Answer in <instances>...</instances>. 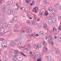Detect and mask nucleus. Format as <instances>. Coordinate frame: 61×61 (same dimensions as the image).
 Listing matches in <instances>:
<instances>
[{
  "label": "nucleus",
  "instance_id": "obj_43",
  "mask_svg": "<svg viewBox=\"0 0 61 61\" xmlns=\"http://www.w3.org/2000/svg\"><path fill=\"white\" fill-rule=\"evenodd\" d=\"M5 40V39H4V38H2L1 39V41H4Z\"/></svg>",
  "mask_w": 61,
  "mask_h": 61
},
{
  "label": "nucleus",
  "instance_id": "obj_2",
  "mask_svg": "<svg viewBox=\"0 0 61 61\" xmlns=\"http://www.w3.org/2000/svg\"><path fill=\"white\" fill-rule=\"evenodd\" d=\"M49 38L50 40H48L47 41V42L48 44H49L50 43H51V42H52V39H53V38L50 35L49 36Z\"/></svg>",
  "mask_w": 61,
  "mask_h": 61
},
{
  "label": "nucleus",
  "instance_id": "obj_52",
  "mask_svg": "<svg viewBox=\"0 0 61 61\" xmlns=\"http://www.w3.org/2000/svg\"><path fill=\"white\" fill-rule=\"evenodd\" d=\"M29 22H30V21L29 20H28L27 21V23H29Z\"/></svg>",
  "mask_w": 61,
  "mask_h": 61
},
{
  "label": "nucleus",
  "instance_id": "obj_20",
  "mask_svg": "<svg viewBox=\"0 0 61 61\" xmlns=\"http://www.w3.org/2000/svg\"><path fill=\"white\" fill-rule=\"evenodd\" d=\"M43 50L45 52H46V51H48V50L47 49V48H44L43 49Z\"/></svg>",
  "mask_w": 61,
  "mask_h": 61
},
{
  "label": "nucleus",
  "instance_id": "obj_26",
  "mask_svg": "<svg viewBox=\"0 0 61 61\" xmlns=\"http://www.w3.org/2000/svg\"><path fill=\"white\" fill-rule=\"evenodd\" d=\"M52 22L53 23H56V19L55 18H54L52 20Z\"/></svg>",
  "mask_w": 61,
  "mask_h": 61
},
{
  "label": "nucleus",
  "instance_id": "obj_27",
  "mask_svg": "<svg viewBox=\"0 0 61 61\" xmlns=\"http://www.w3.org/2000/svg\"><path fill=\"white\" fill-rule=\"evenodd\" d=\"M3 26L4 27H6V26H7V24L5 23L3 24Z\"/></svg>",
  "mask_w": 61,
  "mask_h": 61
},
{
  "label": "nucleus",
  "instance_id": "obj_1",
  "mask_svg": "<svg viewBox=\"0 0 61 61\" xmlns=\"http://www.w3.org/2000/svg\"><path fill=\"white\" fill-rule=\"evenodd\" d=\"M3 10H1L2 14L3 15H5L6 14L5 11L6 9V6H3Z\"/></svg>",
  "mask_w": 61,
  "mask_h": 61
},
{
  "label": "nucleus",
  "instance_id": "obj_29",
  "mask_svg": "<svg viewBox=\"0 0 61 61\" xmlns=\"http://www.w3.org/2000/svg\"><path fill=\"white\" fill-rule=\"evenodd\" d=\"M17 16H15L12 19V20H14V21H15V17H17Z\"/></svg>",
  "mask_w": 61,
  "mask_h": 61
},
{
  "label": "nucleus",
  "instance_id": "obj_25",
  "mask_svg": "<svg viewBox=\"0 0 61 61\" xmlns=\"http://www.w3.org/2000/svg\"><path fill=\"white\" fill-rule=\"evenodd\" d=\"M44 10H45L44 9H42L41 10V12L42 14V13H44Z\"/></svg>",
  "mask_w": 61,
  "mask_h": 61
},
{
  "label": "nucleus",
  "instance_id": "obj_49",
  "mask_svg": "<svg viewBox=\"0 0 61 61\" xmlns=\"http://www.w3.org/2000/svg\"><path fill=\"white\" fill-rule=\"evenodd\" d=\"M55 6H56V7H58V5H55Z\"/></svg>",
  "mask_w": 61,
  "mask_h": 61
},
{
  "label": "nucleus",
  "instance_id": "obj_47",
  "mask_svg": "<svg viewBox=\"0 0 61 61\" xmlns=\"http://www.w3.org/2000/svg\"><path fill=\"white\" fill-rule=\"evenodd\" d=\"M46 40L47 39V36H46Z\"/></svg>",
  "mask_w": 61,
  "mask_h": 61
},
{
  "label": "nucleus",
  "instance_id": "obj_13",
  "mask_svg": "<svg viewBox=\"0 0 61 61\" xmlns=\"http://www.w3.org/2000/svg\"><path fill=\"white\" fill-rule=\"evenodd\" d=\"M5 19L4 18H1V19H0V20L1 21V22L2 23H4L5 22Z\"/></svg>",
  "mask_w": 61,
  "mask_h": 61
},
{
  "label": "nucleus",
  "instance_id": "obj_12",
  "mask_svg": "<svg viewBox=\"0 0 61 61\" xmlns=\"http://www.w3.org/2000/svg\"><path fill=\"white\" fill-rule=\"evenodd\" d=\"M27 30V31L29 33H31V31H32V30L30 29L27 28L26 29Z\"/></svg>",
  "mask_w": 61,
  "mask_h": 61
},
{
  "label": "nucleus",
  "instance_id": "obj_14",
  "mask_svg": "<svg viewBox=\"0 0 61 61\" xmlns=\"http://www.w3.org/2000/svg\"><path fill=\"white\" fill-rule=\"evenodd\" d=\"M48 23L49 24H52V21L51 19H50L49 20H48Z\"/></svg>",
  "mask_w": 61,
  "mask_h": 61
},
{
  "label": "nucleus",
  "instance_id": "obj_42",
  "mask_svg": "<svg viewBox=\"0 0 61 61\" xmlns=\"http://www.w3.org/2000/svg\"><path fill=\"white\" fill-rule=\"evenodd\" d=\"M12 5L13 6H15V3H14L13 4H12Z\"/></svg>",
  "mask_w": 61,
  "mask_h": 61
},
{
  "label": "nucleus",
  "instance_id": "obj_50",
  "mask_svg": "<svg viewBox=\"0 0 61 61\" xmlns=\"http://www.w3.org/2000/svg\"><path fill=\"white\" fill-rule=\"evenodd\" d=\"M55 39H57V36H55Z\"/></svg>",
  "mask_w": 61,
  "mask_h": 61
},
{
  "label": "nucleus",
  "instance_id": "obj_46",
  "mask_svg": "<svg viewBox=\"0 0 61 61\" xmlns=\"http://www.w3.org/2000/svg\"><path fill=\"white\" fill-rule=\"evenodd\" d=\"M39 55H38V54H37V57H39Z\"/></svg>",
  "mask_w": 61,
  "mask_h": 61
},
{
  "label": "nucleus",
  "instance_id": "obj_56",
  "mask_svg": "<svg viewBox=\"0 0 61 61\" xmlns=\"http://www.w3.org/2000/svg\"><path fill=\"white\" fill-rule=\"evenodd\" d=\"M0 3H1V4H2V1H0Z\"/></svg>",
  "mask_w": 61,
  "mask_h": 61
},
{
  "label": "nucleus",
  "instance_id": "obj_44",
  "mask_svg": "<svg viewBox=\"0 0 61 61\" xmlns=\"http://www.w3.org/2000/svg\"><path fill=\"white\" fill-rule=\"evenodd\" d=\"M52 32H53V31H52V30H51L50 31V32L51 33H52Z\"/></svg>",
  "mask_w": 61,
  "mask_h": 61
},
{
  "label": "nucleus",
  "instance_id": "obj_59",
  "mask_svg": "<svg viewBox=\"0 0 61 61\" xmlns=\"http://www.w3.org/2000/svg\"><path fill=\"white\" fill-rule=\"evenodd\" d=\"M1 54V50L0 49V54Z\"/></svg>",
  "mask_w": 61,
  "mask_h": 61
},
{
  "label": "nucleus",
  "instance_id": "obj_19",
  "mask_svg": "<svg viewBox=\"0 0 61 61\" xmlns=\"http://www.w3.org/2000/svg\"><path fill=\"white\" fill-rule=\"evenodd\" d=\"M35 27L36 28H38L39 27V25L37 24H35L34 25Z\"/></svg>",
  "mask_w": 61,
  "mask_h": 61
},
{
  "label": "nucleus",
  "instance_id": "obj_23",
  "mask_svg": "<svg viewBox=\"0 0 61 61\" xmlns=\"http://www.w3.org/2000/svg\"><path fill=\"white\" fill-rule=\"evenodd\" d=\"M49 14L48 13V12H46L44 13V15H46L47 16V15Z\"/></svg>",
  "mask_w": 61,
  "mask_h": 61
},
{
  "label": "nucleus",
  "instance_id": "obj_21",
  "mask_svg": "<svg viewBox=\"0 0 61 61\" xmlns=\"http://www.w3.org/2000/svg\"><path fill=\"white\" fill-rule=\"evenodd\" d=\"M53 10V8L52 7H51V8H50V7H49V9H48V10L49 11L51 12Z\"/></svg>",
  "mask_w": 61,
  "mask_h": 61
},
{
  "label": "nucleus",
  "instance_id": "obj_34",
  "mask_svg": "<svg viewBox=\"0 0 61 61\" xmlns=\"http://www.w3.org/2000/svg\"><path fill=\"white\" fill-rule=\"evenodd\" d=\"M41 61V58H39L37 60V61Z\"/></svg>",
  "mask_w": 61,
  "mask_h": 61
},
{
  "label": "nucleus",
  "instance_id": "obj_58",
  "mask_svg": "<svg viewBox=\"0 0 61 61\" xmlns=\"http://www.w3.org/2000/svg\"><path fill=\"white\" fill-rule=\"evenodd\" d=\"M30 54H32V52H30Z\"/></svg>",
  "mask_w": 61,
  "mask_h": 61
},
{
  "label": "nucleus",
  "instance_id": "obj_22",
  "mask_svg": "<svg viewBox=\"0 0 61 61\" xmlns=\"http://www.w3.org/2000/svg\"><path fill=\"white\" fill-rule=\"evenodd\" d=\"M3 32H4V29H0V34H2Z\"/></svg>",
  "mask_w": 61,
  "mask_h": 61
},
{
  "label": "nucleus",
  "instance_id": "obj_60",
  "mask_svg": "<svg viewBox=\"0 0 61 61\" xmlns=\"http://www.w3.org/2000/svg\"><path fill=\"white\" fill-rule=\"evenodd\" d=\"M27 24L28 25H30V22H29L28 23H27Z\"/></svg>",
  "mask_w": 61,
  "mask_h": 61
},
{
  "label": "nucleus",
  "instance_id": "obj_6",
  "mask_svg": "<svg viewBox=\"0 0 61 61\" xmlns=\"http://www.w3.org/2000/svg\"><path fill=\"white\" fill-rule=\"evenodd\" d=\"M50 17L52 18H53L56 17V16L54 14H52L50 15Z\"/></svg>",
  "mask_w": 61,
  "mask_h": 61
},
{
  "label": "nucleus",
  "instance_id": "obj_7",
  "mask_svg": "<svg viewBox=\"0 0 61 61\" xmlns=\"http://www.w3.org/2000/svg\"><path fill=\"white\" fill-rule=\"evenodd\" d=\"M36 45H38V46H36L37 47H38V46L39 47H41V46H42V44L41 43H40L38 44H36Z\"/></svg>",
  "mask_w": 61,
  "mask_h": 61
},
{
  "label": "nucleus",
  "instance_id": "obj_11",
  "mask_svg": "<svg viewBox=\"0 0 61 61\" xmlns=\"http://www.w3.org/2000/svg\"><path fill=\"white\" fill-rule=\"evenodd\" d=\"M43 46H47V44L46 43V42L45 41H44L43 42Z\"/></svg>",
  "mask_w": 61,
  "mask_h": 61
},
{
  "label": "nucleus",
  "instance_id": "obj_9",
  "mask_svg": "<svg viewBox=\"0 0 61 61\" xmlns=\"http://www.w3.org/2000/svg\"><path fill=\"white\" fill-rule=\"evenodd\" d=\"M46 58L48 59V61H50V60H51V57L49 56H46Z\"/></svg>",
  "mask_w": 61,
  "mask_h": 61
},
{
  "label": "nucleus",
  "instance_id": "obj_41",
  "mask_svg": "<svg viewBox=\"0 0 61 61\" xmlns=\"http://www.w3.org/2000/svg\"><path fill=\"white\" fill-rule=\"evenodd\" d=\"M10 22L11 23H13V20H10Z\"/></svg>",
  "mask_w": 61,
  "mask_h": 61
},
{
  "label": "nucleus",
  "instance_id": "obj_53",
  "mask_svg": "<svg viewBox=\"0 0 61 61\" xmlns=\"http://www.w3.org/2000/svg\"><path fill=\"white\" fill-rule=\"evenodd\" d=\"M55 28H54L53 30V32H54V30H55Z\"/></svg>",
  "mask_w": 61,
  "mask_h": 61
},
{
  "label": "nucleus",
  "instance_id": "obj_4",
  "mask_svg": "<svg viewBox=\"0 0 61 61\" xmlns=\"http://www.w3.org/2000/svg\"><path fill=\"white\" fill-rule=\"evenodd\" d=\"M19 27L18 26L16 25L14 27V31H17V30H18L19 29Z\"/></svg>",
  "mask_w": 61,
  "mask_h": 61
},
{
  "label": "nucleus",
  "instance_id": "obj_62",
  "mask_svg": "<svg viewBox=\"0 0 61 61\" xmlns=\"http://www.w3.org/2000/svg\"><path fill=\"white\" fill-rule=\"evenodd\" d=\"M18 9H19V8H17V9H16V10H18Z\"/></svg>",
  "mask_w": 61,
  "mask_h": 61
},
{
  "label": "nucleus",
  "instance_id": "obj_24",
  "mask_svg": "<svg viewBox=\"0 0 61 61\" xmlns=\"http://www.w3.org/2000/svg\"><path fill=\"white\" fill-rule=\"evenodd\" d=\"M16 58L15 57L13 58L12 59V61H16Z\"/></svg>",
  "mask_w": 61,
  "mask_h": 61
},
{
  "label": "nucleus",
  "instance_id": "obj_8",
  "mask_svg": "<svg viewBox=\"0 0 61 61\" xmlns=\"http://www.w3.org/2000/svg\"><path fill=\"white\" fill-rule=\"evenodd\" d=\"M8 13L9 15H11L13 13V11L11 10H10L8 11Z\"/></svg>",
  "mask_w": 61,
  "mask_h": 61
},
{
  "label": "nucleus",
  "instance_id": "obj_32",
  "mask_svg": "<svg viewBox=\"0 0 61 61\" xmlns=\"http://www.w3.org/2000/svg\"><path fill=\"white\" fill-rule=\"evenodd\" d=\"M44 3L46 5L47 4V1L46 0H45L44 1Z\"/></svg>",
  "mask_w": 61,
  "mask_h": 61
},
{
  "label": "nucleus",
  "instance_id": "obj_40",
  "mask_svg": "<svg viewBox=\"0 0 61 61\" xmlns=\"http://www.w3.org/2000/svg\"><path fill=\"white\" fill-rule=\"evenodd\" d=\"M50 43H49V44H50ZM51 43L52 45H54V43H53V42H52H52H51Z\"/></svg>",
  "mask_w": 61,
  "mask_h": 61
},
{
  "label": "nucleus",
  "instance_id": "obj_63",
  "mask_svg": "<svg viewBox=\"0 0 61 61\" xmlns=\"http://www.w3.org/2000/svg\"><path fill=\"white\" fill-rule=\"evenodd\" d=\"M20 9L21 10H22V9H23V7H22L21 8H20Z\"/></svg>",
  "mask_w": 61,
  "mask_h": 61
},
{
  "label": "nucleus",
  "instance_id": "obj_33",
  "mask_svg": "<svg viewBox=\"0 0 61 61\" xmlns=\"http://www.w3.org/2000/svg\"><path fill=\"white\" fill-rule=\"evenodd\" d=\"M40 35H41H41H43V33L42 32H40Z\"/></svg>",
  "mask_w": 61,
  "mask_h": 61
},
{
  "label": "nucleus",
  "instance_id": "obj_35",
  "mask_svg": "<svg viewBox=\"0 0 61 61\" xmlns=\"http://www.w3.org/2000/svg\"><path fill=\"white\" fill-rule=\"evenodd\" d=\"M28 48L29 49L30 48H31V45H29L28 46Z\"/></svg>",
  "mask_w": 61,
  "mask_h": 61
},
{
  "label": "nucleus",
  "instance_id": "obj_57",
  "mask_svg": "<svg viewBox=\"0 0 61 61\" xmlns=\"http://www.w3.org/2000/svg\"><path fill=\"white\" fill-rule=\"evenodd\" d=\"M30 5H31L32 6V5H33V4H32V3H30Z\"/></svg>",
  "mask_w": 61,
  "mask_h": 61
},
{
  "label": "nucleus",
  "instance_id": "obj_31",
  "mask_svg": "<svg viewBox=\"0 0 61 61\" xmlns=\"http://www.w3.org/2000/svg\"><path fill=\"white\" fill-rule=\"evenodd\" d=\"M11 4V2H10V3H9L8 4V5L9 6H10Z\"/></svg>",
  "mask_w": 61,
  "mask_h": 61
},
{
  "label": "nucleus",
  "instance_id": "obj_51",
  "mask_svg": "<svg viewBox=\"0 0 61 61\" xmlns=\"http://www.w3.org/2000/svg\"><path fill=\"white\" fill-rule=\"evenodd\" d=\"M32 3H33V4H34V1L32 0Z\"/></svg>",
  "mask_w": 61,
  "mask_h": 61
},
{
  "label": "nucleus",
  "instance_id": "obj_17",
  "mask_svg": "<svg viewBox=\"0 0 61 61\" xmlns=\"http://www.w3.org/2000/svg\"><path fill=\"white\" fill-rule=\"evenodd\" d=\"M61 39V35H59V37H58V41L60 42V40Z\"/></svg>",
  "mask_w": 61,
  "mask_h": 61
},
{
  "label": "nucleus",
  "instance_id": "obj_3",
  "mask_svg": "<svg viewBox=\"0 0 61 61\" xmlns=\"http://www.w3.org/2000/svg\"><path fill=\"white\" fill-rule=\"evenodd\" d=\"M13 56L15 57H16L17 58H19L20 59H21V60H23V58L20 55H18L17 56H16V55H15V56Z\"/></svg>",
  "mask_w": 61,
  "mask_h": 61
},
{
  "label": "nucleus",
  "instance_id": "obj_28",
  "mask_svg": "<svg viewBox=\"0 0 61 61\" xmlns=\"http://www.w3.org/2000/svg\"><path fill=\"white\" fill-rule=\"evenodd\" d=\"M28 50V49H24V50H23V51L24 52H26V50Z\"/></svg>",
  "mask_w": 61,
  "mask_h": 61
},
{
  "label": "nucleus",
  "instance_id": "obj_36",
  "mask_svg": "<svg viewBox=\"0 0 61 61\" xmlns=\"http://www.w3.org/2000/svg\"><path fill=\"white\" fill-rule=\"evenodd\" d=\"M60 29H61V27L60 26V27H59L58 28V30L59 31H60Z\"/></svg>",
  "mask_w": 61,
  "mask_h": 61
},
{
  "label": "nucleus",
  "instance_id": "obj_38",
  "mask_svg": "<svg viewBox=\"0 0 61 61\" xmlns=\"http://www.w3.org/2000/svg\"><path fill=\"white\" fill-rule=\"evenodd\" d=\"M22 55H23V56H26L25 55V54L24 53H22Z\"/></svg>",
  "mask_w": 61,
  "mask_h": 61
},
{
  "label": "nucleus",
  "instance_id": "obj_61",
  "mask_svg": "<svg viewBox=\"0 0 61 61\" xmlns=\"http://www.w3.org/2000/svg\"><path fill=\"white\" fill-rule=\"evenodd\" d=\"M39 15H42V13H39Z\"/></svg>",
  "mask_w": 61,
  "mask_h": 61
},
{
  "label": "nucleus",
  "instance_id": "obj_45",
  "mask_svg": "<svg viewBox=\"0 0 61 61\" xmlns=\"http://www.w3.org/2000/svg\"><path fill=\"white\" fill-rule=\"evenodd\" d=\"M57 51L58 52H59V49H57Z\"/></svg>",
  "mask_w": 61,
  "mask_h": 61
},
{
  "label": "nucleus",
  "instance_id": "obj_15",
  "mask_svg": "<svg viewBox=\"0 0 61 61\" xmlns=\"http://www.w3.org/2000/svg\"><path fill=\"white\" fill-rule=\"evenodd\" d=\"M33 11L34 12H35V13H37V11H36V8L35 7L34 9H33Z\"/></svg>",
  "mask_w": 61,
  "mask_h": 61
},
{
  "label": "nucleus",
  "instance_id": "obj_10",
  "mask_svg": "<svg viewBox=\"0 0 61 61\" xmlns=\"http://www.w3.org/2000/svg\"><path fill=\"white\" fill-rule=\"evenodd\" d=\"M44 29H47L48 30V27H47V25L46 24H45V25L44 26Z\"/></svg>",
  "mask_w": 61,
  "mask_h": 61
},
{
  "label": "nucleus",
  "instance_id": "obj_30",
  "mask_svg": "<svg viewBox=\"0 0 61 61\" xmlns=\"http://www.w3.org/2000/svg\"><path fill=\"white\" fill-rule=\"evenodd\" d=\"M56 10H53L52 11V12L53 14H54V13H56Z\"/></svg>",
  "mask_w": 61,
  "mask_h": 61
},
{
  "label": "nucleus",
  "instance_id": "obj_16",
  "mask_svg": "<svg viewBox=\"0 0 61 61\" xmlns=\"http://www.w3.org/2000/svg\"><path fill=\"white\" fill-rule=\"evenodd\" d=\"M10 27V25H8L6 26V29L7 30H8L9 29V28Z\"/></svg>",
  "mask_w": 61,
  "mask_h": 61
},
{
  "label": "nucleus",
  "instance_id": "obj_37",
  "mask_svg": "<svg viewBox=\"0 0 61 61\" xmlns=\"http://www.w3.org/2000/svg\"><path fill=\"white\" fill-rule=\"evenodd\" d=\"M7 44H6V45H4V47H7Z\"/></svg>",
  "mask_w": 61,
  "mask_h": 61
},
{
  "label": "nucleus",
  "instance_id": "obj_55",
  "mask_svg": "<svg viewBox=\"0 0 61 61\" xmlns=\"http://www.w3.org/2000/svg\"><path fill=\"white\" fill-rule=\"evenodd\" d=\"M29 19H32V18L31 17H30L29 18Z\"/></svg>",
  "mask_w": 61,
  "mask_h": 61
},
{
  "label": "nucleus",
  "instance_id": "obj_18",
  "mask_svg": "<svg viewBox=\"0 0 61 61\" xmlns=\"http://www.w3.org/2000/svg\"><path fill=\"white\" fill-rule=\"evenodd\" d=\"M17 45L19 46H22V43H20V42H19L18 43Z\"/></svg>",
  "mask_w": 61,
  "mask_h": 61
},
{
  "label": "nucleus",
  "instance_id": "obj_39",
  "mask_svg": "<svg viewBox=\"0 0 61 61\" xmlns=\"http://www.w3.org/2000/svg\"><path fill=\"white\" fill-rule=\"evenodd\" d=\"M15 52L16 54H18V51H17L16 50L15 51Z\"/></svg>",
  "mask_w": 61,
  "mask_h": 61
},
{
  "label": "nucleus",
  "instance_id": "obj_64",
  "mask_svg": "<svg viewBox=\"0 0 61 61\" xmlns=\"http://www.w3.org/2000/svg\"><path fill=\"white\" fill-rule=\"evenodd\" d=\"M28 3V1H27L26 2V3Z\"/></svg>",
  "mask_w": 61,
  "mask_h": 61
},
{
  "label": "nucleus",
  "instance_id": "obj_48",
  "mask_svg": "<svg viewBox=\"0 0 61 61\" xmlns=\"http://www.w3.org/2000/svg\"><path fill=\"white\" fill-rule=\"evenodd\" d=\"M22 33H25V31H22Z\"/></svg>",
  "mask_w": 61,
  "mask_h": 61
},
{
  "label": "nucleus",
  "instance_id": "obj_54",
  "mask_svg": "<svg viewBox=\"0 0 61 61\" xmlns=\"http://www.w3.org/2000/svg\"><path fill=\"white\" fill-rule=\"evenodd\" d=\"M15 22H16L17 21V20L16 19H15Z\"/></svg>",
  "mask_w": 61,
  "mask_h": 61
},
{
  "label": "nucleus",
  "instance_id": "obj_5",
  "mask_svg": "<svg viewBox=\"0 0 61 61\" xmlns=\"http://www.w3.org/2000/svg\"><path fill=\"white\" fill-rule=\"evenodd\" d=\"M10 45L12 46H15V42L14 41H11Z\"/></svg>",
  "mask_w": 61,
  "mask_h": 61
}]
</instances>
